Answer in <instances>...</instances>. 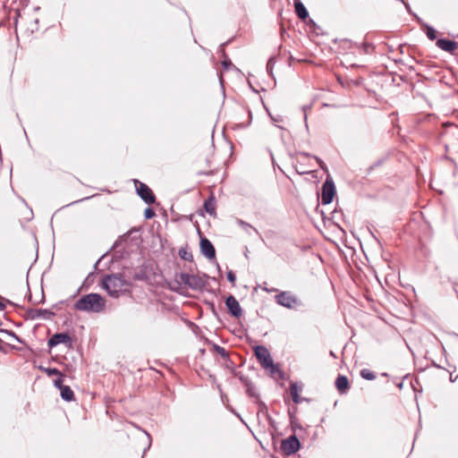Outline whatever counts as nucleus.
Segmentation results:
<instances>
[{"instance_id":"nucleus-30","label":"nucleus","mask_w":458,"mask_h":458,"mask_svg":"<svg viewBox=\"0 0 458 458\" xmlns=\"http://www.w3.org/2000/svg\"><path fill=\"white\" fill-rule=\"evenodd\" d=\"M316 160L319 164L320 167L323 168V162H322V160H320L318 157H316Z\"/></svg>"},{"instance_id":"nucleus-17","label":"nucleus","mask_w":458,"mask_h":458,"mask_svg":"<svg viewBox=\"0 0 458 458\" xmlns=\"http://www.w3.org/2000/svg\"><path fill=\"white\" fill-rule=\"evenodd\" d=\"M299 391H300V388H299V386H297L296 383H292L290 385L291 396H292L293 401L295 403H301V398H300V395H299Z\"/></svg>"},{"instance_id":"nucleus-4","label":"nucleus","mask_w":458,"mask_h":458,"mask_svg":"<svg viewBox=\"0 0 458 458\" xmlns=\"http://www.w3.org/2000/svg\"><path fill=\"white\" fill-rule=\"evenodd\" d=\"M276 303L287 309H297L302 306V301L291 292L282 291L275 296Z\"/></svg>"},{"instance_id":"nucleus-25","label":"nucleus","mask_w":458,"mask_h":458,"mask_svg":"<svg viewBox=\"0 0 458 458\" xmlns=\"http://www.w3.org/2000/svg\"><path fill=\"white\" fill-rule=\"evenodd\" d=\"M222 66L225 71L229 70V68L233 66V64L229 57L225 56V59L222 61Z\"/></svg>"},{"instance_id":"nucleus-6","label":"nucleus","mask_w":458,"mask_h":458,"mask_svg":"<svg viewBox=\"0 0 458 458\" xmlns=\"http://www.w3.org/2000/svg\"><path fill=\"white\" fill-rule=\"evenodd\" d=\"M137 194L148 205L155 203L156 198L151 189L139 180H133Z\"/></svg>"},{"instance_id":"nucleus-7","label":"nucleus","mask_w":458,"mask_h":458,"mask_svg":"<svg viewBox=\"0 0 458 458\" xmlns=\"http://www.w3.org/2000/svg\"><path fill=\"white\" fill-rule=\"evenodd\" d=\"M300 445L299 439L293 435L282 441L281 449L285 454L291 455L300 449Z\"/></svg>"},{"instance_id":"nucleus-18","label":"nucleus","mask_w":458,"mask_h":458,"mask_svg":"<svg viewBox=\"0 0 458 458\" xmlns=\"http://www.w3.org/2000/svg\"><path fill=\"white\" fill-rule=\"evenodd\" d=\"M54 316V312L47 310H35L31 315L32 318H49Z\"/></svg>"},{"instance_id":"nucleus-8","label":"nucleus","mask_w":458,"mask_h":458,"mask_svg":"<svg viewBox=\"0 0 458 458\" xmlns=\"http://www.w3.org/2000/svg\"><path fill=\"white\" fill-rule=\"evenodd\" d=\"M335 193V187L332 180L327 179L322 186L321 202L327 205L332 202Z\"/></svg>"},{"instance_id":"nucleus-28","label":"nucleus","mask_w":458,"mask_h":458,"mask_svg":"<svg viewBox=\"0 0 458 458\" xmlns=\"http://www.w3.org/2000/svg\"><path fill=\"white\" fill-rule=\"evenodd\" d=\"M238 224L240 225H242L243 228L247 229V228H251V225H249L248 223L242 221V220H238Z\"/></svg>"},{"instance_id":"nucleus-10","label":"nucleus","mask_w":458,"mask_h":458,"mask_svg":"<svg viewBox=\"0 0 458 458\" xmlns=\"http://www.w3.org/2000/svg\"><path fill=\"white\" fill-rule=\"evenodd\" d=\"M54 385H55V387L60 389L61 396H62V398L64 401L71 402V401L74 400V393H73V391L71 389L70 386H64L63 384V378L57 377L54 381Z\"/></svg>"},{"instance_id":"nucleus-27","label":"nucleus","mask_w":458,"mask_h":458,"mask_svg":"<svg viewBox=\"0 0 458 458\" xmlns=\"http://www.w3.org/2000/svg\"><path fill=\"white\" fill-rule=\"evenodd\" d=\"M273 122L275 123V124L280 128V129H283L284 127L280 124L281 123L284 122V118L280 115H278L277 117H271Z\"/></svg>"},{"instance_id":"nucleus-21","label":"nucleus","mask_w":458,"mask_h":458,"mask_svg":"<svg viewBox=\"0 0 458 458\" xmlns=\"http://www.w3.org/2000/svg\"><path fill=\"white\" fill-rule=\"evenodd\" d=\"M46 373L47 376H58V377L63 378V374L55 368H48L45 369Z\"/></svg>"},{"instance_id":"nucleus-14","label":"nucleus","mask_w":458,"mask_h":458,"mask_svg":"<svg viewBox=\"0 0 458 458\" xmlns=\"http://www.w3.org/2000/svg\"><path fill=\"white\" fill-rule=\"evenodd\" d=\"M335 387L339 393L344 394L349 388V380L347 377L339 375L335 379Z\"/></svg>"},{"instance_id":"nucleus-19","label":"nucleus","mask_w":458,"mask_h":458,"mask_svg":"<svg viewBox=\"0 0 458 458\" xmlns=\"http://www.w3.org/2000/svg\"><path fill=\"white\" fill-rule=\"evenodd\" d=\"M360 376L362 378L367 379V380H373L376 378V375L374 374V372L368 369H361Z\"/></svg>"},{"instance_id":"nucleus-11","label":"nucleus","mask_w":458,"mask_h":458,"mask_svg":"<svg viewBox=\"0 0 458 458\" xmlns=\"http://www.w3.org/2000/svg\"><path fill=\"white\" fill-rule=\"evenodd\" d=\"M225 305L233 317L240 318L242 315V310L234 296L229 295L225 300Z\"/></svg>"},{"instance_id":"nucleus-12","label":"nucleus","mask_w":458,"mask_h":458,"mask_svg":"<svg viewBox=\"0 0 458 458\" xmlns=\"http://www.w3.org/2000/svg\"><path fill=\"white\" fill-rule=\"evenodd\" d=\"M200 250L201 253L208 259L216 258V250L211 242L207 238L200 240Z\"/></svg>"},{"instance_id":"nucleus-24","label":"nucleus","mask_w":458,"mask_h":458,"mask_svg":"<svg viewBox=\"0 0 458 458\" xmlns=\"http://www.w3.org/2000/svg\"><path fill=\"white\" fill-rule=\"evenodd\" d=\"M155 216H156V213H155L154 209H152L151 208H148L145 209V211H144L145 218L150 219V218H153Z\"/></svg>"},{"instance_id":"nucleus-13","label":"nucleus","mask_w":458,"mask_h":458,"mask_svg":"<svg viewBox=\"0 0 458 458\" xmlns=\"http://www.w3.org/2000/svg\"><path fill=\"white\" fill-rule=\"evenodd\" d=\"M436 45L438 48L453 54L457 48V42L446 38H439L437 40Z\"/></svg>"},{"instance_id":"nucleus-1","label":"nucleus","mask_w":458,"mask_h":458,"mask_svg":"<svg viewBox=\"0 0 458 458\" xmlns=\"http://www.w3.org/2000/svg\"><path fill=\"white\" fill-rule=\"evenodd\" d=\"M102 287L113 298H118L129 290L130 283L121 274L106 276L102 279Z\"/></svg>"},{"instance_id":"nucleus-5","label":"nucleus","mask_w":458,"mask_h":458,"mask_svg":"<svg viewBox=\"0 0 458 458\" xmlns=\"http://www.w3.org/2000/svg\"><path fill=\"white\" fill-rule=\"evenodd\" d=\"M178 278L180 283L192 290H201L205 286V281L197 275L181 273Z\"/></svg>"},{"instance_id":"nucleus-16","label":"nucleus","mask_w":458,"mask_h":458,"mask_svg":"<svg viewBox=\"0 0 458 458\" xmlns=\"http://www.w3.org/2000/svg\"><path fill=\"white\" fill-rule=\"evenodd\" d=\"M204 209L209 215L216 214V199L213 196L209 197L208 199L205 200Z\"/></svg>"},{"instance_id":"nucleus-26","label":"nucleus","mask_w":458,"mask_h":458,"mask_svg":"<svg viewBox=\"0 0 458 458\" xmlns=\"http://www.w3.org/2000/svg\"><path fill=\"white\" fill-rule=\"evenodd\" d=\"M226 276H227V279L228 281L233 284L234 285L235 284V281H236V276L234 275V273L232 271V270H229L226 274Z\"/></svg>"},{"instance_id":"nucleus-3","label":"nucleus","mask_w":458,"mask_h":458,"mask_svg":"<svg viewBox=\"0 0 458 458\" xmlns=\"http://www.w3.org/2000/svg\"><path fill=\"white\" fill-rule=\"evenodd\" d=\"M255 355L263 369L274 375L278 369L274 364L268 350L263 345H258L254 349Z\"/></svg>"},{"instance_id":"nucleus-9","label":"nucleus","mask_w":458,"mask_h":458,"mask_svg":"<svg viewBox=\"0 0 458 458\" xmlns=\"http://www.w3.org/2000/svg\"><path fill=\"white\" fill-rule=\"evenodd\" d=\"M60 344L72 345V337L67 333H56L47 342L49 348H53Z\"/></svg>"},{"instance_id":"nucleus-23","label":"nucleus","mask_w":458,"mask_h":458,"mask_svg":"<svg viewBox=\"0 0 458 458\" xmlns=\"http://www.w3.org/2000/svg\"><path fill=\"white\" fill-rule=\"evenodd\" d=\"M247 394L253 398L258 397L256 387L253 385H247Z\"/></svg>"},{"instance_id":"nucleus-15","label":"nucleus","mask_w":458,"mask_h":458,"mask_svg":"<svg viewBox=\"0 0 458 458\" xmlns=\"http://www.w3.org/2000/svg\"><path fill=\"white\" fill-rule=\"evenodd\" d=\"M294 7L295 13L301 20H305L308 17V11L301 2L296 1L294 3Z\"/></svg>"},{"instance_id":"nucleus-2","label":"nucleus","mask_w":458,"mask_h":458,"mask_svg":"<svg viewBox=\"0 0 458 458\" xmlns=\"http://www.w3.org/2000/svg\"><path fill=\"white\" fill-rule=\"evenodd\" d=\"M105 308L106 301L98 293L85 294L74 303V309L80 311L99 313Z\"/></svg>"},{"instance_id":"nucleus-20","label":"nucleus","mask_w":458,"mask_h":458,"mask_svg":"<svg viewBox=\"0 0 458 458\" xmlns=\"http://www.w3.org/2000/svg\"><path fill=\"white\" fill-rule=\"evenodd\" d=\"M426 34L430 40H435L437 38V31L430 26L426 27Z\"/></svg>"},{"instance_id":"nucleus-22","label":"nucleus","mask_w":458,"mask_h":458,"mask_svg":"<svg viewBox=\"0 0 458 458\" xmlns=\"http://www.w3.org/2000/svg\"><path fill=\"white\" fill-rule=\"evenodd\" d=\"M214 349L224 359H227L228 358V353H227V352L225 351V349L224 347H221L219 345L215 344L214 345Z\"/></svg>"},{"instance_id":"nucleus-29","label":"nucleus","mask_w":458,"mask_h":458,"mask_svg":"<svg viewBox=\"0 0 458 458\" xmlns=\"http://www.w3.org/2000/svg\"><path fill=\"white\" fill-rule=\"evenodd\" d=\"M2 299H3V298H2V297H0V300H2ZM5 308H6L5 304H4L2 301H0V310H1V311H2V310H5Z\"/></svg>"}]
</instances>
